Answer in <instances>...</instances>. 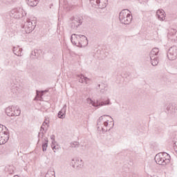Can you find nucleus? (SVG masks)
I'll list each match as a JSON object with an SVG mask.
<instances>
[{"label":"nucleus","mask_w":177,"mask_h":177,"mask_svg":"<svg viewBox=\"0 0 177 177\" xmlns=\"http://www.w3.org/2000/svg\"><path fill=\"white\" fill-rule=\"evenodd\" d=\"M156 16L158 19H159L162 21H164V20H165V12L162 10H158L156 11Z\"/></svg>","instance_id":"obj_18"},{"label":"nucleus","mask_w":177,"mask_h":177,"mask_svg":"<svg viewBox=\"0 0 177 177\" xmlns=\"http://www.w3.org/2000/svg\"><path fill=\"white\" fill-rule=\"evenodd\" d=\"M39 96H40L39 101L42 102V99H43L42 97L44 96V91H43L41 92L39 91Z\"/></svg>","instance_id":"obj_31"},{"label":"nucleus","mask_w":177,"mask_h":177,"mask_svg":"<svg viewBox=\"0 0 177 177\" xmlns=\"http://www.w3.org/2000/svg\"><path fill=\"white\" fill-rule=\"evenodd\" d=\"M171 35H172L173 37H176L177 38V31H176V30L174 29L171 32Z\"/></svg>","instance_id":"obj_30"},{"label":"nucleus","mask_w":177,"mask_h":177,"mask_svg":"<svg viewBox=\"0 0 177 177\" xmlns=\"http://www.w3.org/2000/svg\"><path fill=\"white\" fill-rule=\"evenodd\" d=\"M27 1V3L29 6H37V5H38V1L39 0H26Z\"/></svg>","instance_id":"obj_22"},{"label":"nucleus","mask_w":177,"mask_h":177,"mask_svg":"<svg viewBox=\"0 0 177 177\" xmlns=\"http://www.w3.org/2000/svg\"><path fill=\"white\" fill-rule=\"evenodd\" d=\"M45 142H43L42 145H41V149L43 150V151H46V149H48V138H44Z\"/></svg>","instance_id":"obj_23"},{"label":"nucleus","mask_w":177,"mask_h":177,"mask_svg":"<svg viewBox=\"0 0 177 177\" xmlns=\"http://www.w3.org/2000/svg\"><path fill=\"white\" fill-rule=\"evenodd\" d=\"M80 37V35L73 34L71 37V41L73 45H75L78 47V42H80V39H77Z\"/></svg>","instance_id":"obj_17"},{"label":"nucleus","mask_w":177,"mask_h":177,"mask_svg":"<svg viewBox=\"0 0 177 177\" xmlns=\"http://www.w3.org/2000/svg\"><path fill=\"white\" fill-rule=\"evenodd\" d=\"M158 132L159 133H161V132H164V129L163 128H161V127H158V129H157Z\"/></svg>","instance_id":"obj_32"},{"label":"nucleus","mask_w":177,"mask_h":177,"mask_svg":"<svg viewBox=\"0 0 177 177\" xmlns=\"http://www.w3.org/2000/svg\"><path fill=\"white\" fill-rule=\"evenodd\" d=\"M46 126H47V128H46ZM48 127H49V125L48 124V122L44 121L40 128L39 137L41 136V138H44V135H45V133H46V131H48Z\"/></svg>","instance_id":"obj_13"},{"label":"nucleus","mask_w":177,"mask_h":177,"mask_svg":"<svg viewBox=\"0 0 177 177\" xmlns=\"http://www.w3.org/2000/svg\"><path fill=\"white\" fill-rule=\"evenodd\" d=\"M92 1H93V2H96V0H90V2H92Z\"/></svg>","instance_id":"obj_40"},{"label":"nucleus","mask_w":177,"mask_h":177,"mask_svg":"<svg viewBox=\"0 0 177 177\" xmlns=\"http://www.w3.org/2000/svg\"><path fill=\"white\" fill-rule=\"evenodd\" d=\"M167 109L168 110V111H170L171 114H176L177 113V109L176 106H172L171 110V107L167 106Z\"/></svg>","instance_id":"obj_26"},{"label":"nucleus","mask_w":177,"mask_h":177,"mask_svg":"<svg viewBox=\"0 0 177 177\" xmlns=\"http://www.w3.org/2000/svg\"><path fill=\"white\" fill-rule=\"evenodd\" d=\"M95 3L99 9H104L107 6L106 0H96Z\"/></svg>","instance_id":"obj_14"},{"label":"nucleus","mask_w":177,"mask_h":177,"mask_svg":"<svg viewBox=\"0 0 177 177\" xmlns=\"http://www.w3.org/2000/svg\"><path fill=\"white\" fill-rule=\"evenodd\" d=\"M12 52L16 55V56H23V54L21 53V52H23V48L13 47Z\"/></svg>","instance_id":"obj_20"},{"label":"nucleus","mask_w":177,"mask_h":177,"mask_svg":"<svg viewBox=\"0 0 177 177\" xmlns=\"http://www.w3.org/2000/svg\"><path fill=\"white\" fill-rule=\"evenodd\" d=\"M71 147L74 148V149H78L80 147V142H71Z\"/></svg>","instance_id":"obj_27"},{"label":"nucleus","mask_w":177,"mask_h":177,"mask_svg":"<svg viewBox=\"0 0 177 177\" xmlns=\"http://www.w3.org/2000/svg\"><path fill=\"white\" fill-rule=\"evenodd\" d=\"M106 140L107 142H113L114 140V138L111 133H107L106 137Z\"/></svg>","instance_id":"obj_25"},{"label":"nucleus","mask_w":177,"mask_h":177,"mask_svg":"<svg viewBox=\"0 0 177 177\" xmlns=\"http://www.w3.org/2000/svg\"><path fill=\"white\" fill-rule=\"evenodd\" d=\"M53 173L54 174L53 175L55 176V171H53Z\"/></svg>","instance_id":"obj_41"},{"label":"nucleus","mask_w":177,"mask_h":177,"mask_svg":"<svg viewBox=\"0 0 177 177\" xmlns=\"http://www.w3.org/2000/svg\"><path fill=\"white\" fill-rule=\"evenodd\" d=\"M77 39H79L78 48H85V46H88V38H86L85 35H79Z\"/></svg>","instance_id":"obj_10"},{"label":"nucleus","mask_w":177,"mask_h":177,"mask_svg":"<svg viewBox=\"0 0 177 177\" xmlns=\"http://www.w3.org/2000/svg\"><path fill=\"white\" fill-rule=\"evenodd\" d=\"M9 139V136H8V131H3V133L0 135V145H5L6 142H8V140H6V138Z\"/></svg>","instance_id":"obj_16"},{"label":"nucleus","mask_w":177,"mask_h":177,"mask_svg":"<svg viewBox=\"0 0 177 177\" xmlns=\"http://www.w3.org/2000/svg\"><path fill=\"white\" fill-rule=\"evenodd\" d=\"M84 163L82 162V160L75 158L72 160V166L75 169H80L81 167H83Z\"/></svg>","instance_id":"obj_12"},{"label":"nucleus","mask_w":177,"mask_h":177,"mask_svg":"<svg viewBox=\"0 0 177 177\" xmlns=\"http://www.w3.org/2000/svg\"><path fill=\"white\" fill-rule=\"evenodd\" d=\"M77 78H79V82H80L81 84H88V81H89V78L85 77L84 75L81 74V75H77Z\"/></svg>","instance_id":"obj_19"},{"label":"nucleus","mask_w":177,"mask_h":177,"mask_svg":"<svg viewBox=\"0 0 177 177\" xmlns=\"http://www.w3.org/2000/svg\"><path fill=\"white\" fill-rule=\"evenodd\" d=\"M100 86H104V88H106L107 84H98V87H99V88H100Z\"/></svg>","instance_id":"obj_36"},{"label":"nucleus","mask_w":177,"mask_h":177,"mask_svg":"<svg viewBox=\"0 0 177 177\" xmlns=\"http://www.w3.org/2000/svg\"><path fill=\"white\" fill-rule=\"evenodd\" d=\"M41 99V97L39 96V91L38 90L36 91V96L34 98L35 101L39 100Z\"/></svg>","instance_id":"obj_29"},{"label":"nucleus","mask_w":177,"mask_h":177,"mask_svg":"<svg viewBox=\"0 0 177 177\" xmlns=\"http://www.w3.org/2000/svg\"><path fill=\"white\" fill-rule=\"evenodd\" d=\"M14 177H17V176H15Z\"/></svg>","instance_id":"obj_43"},{"label":"nucleus","mask_w":177,"mask_h":177,"mask_svg":"<svg viewBox=\"0 0 177 177\" xmlns=\"http://www.w3.org/2000/svg\"><path fill=\"white\" fill-rule=\"evenodd\" d=\"M3 132V125L0 124V135Z\"/></svg>","instance_id":"obj_33"},{"label":"nucleus","mask_w":177,"mask_h":177,"mask_svg":"<svg viewBox=\"0 0 177 177\" xmlns=\"http://www.w3.org/2000/svg\"><path fill=\"white\" fill-rule=\"evenodd\" d=\"M37 52H38V50L32 51L31 56H37Z\"/></svg>","instance_id":"obj_34"},{"label":"nucleus","mask_w":177,"mask_h":177,"mask_svg":"<svg viewBox=\"0 0 177 177\" xmlns=\"http://www.w3.org/2000/svg\"><path fill=\"white\" fill-rule=\"evenodd\" d=\"M48 174H46V176H48Z\"/></svg>","instance_id":"obj_42"},{"label":"nucleus","mask_w":177,"mask_h":177,"mask_svg":"<svg viewBox=\"0 0 177 177\" xmlns=\"http://www.w3.org/2000/svg\"><path fill=\"white\" fill-rule=\"evenodd\" d=\"M174 145L176 146V144H174Z\"/></svg>","instance_id":"obj_44"},{"label":"nucleus","mask_w":177,"mask_h":177,"mask_svg":"<svg viewBox=\"0 0 177 177\" xmlns=\"http://www.w3.org/2000/svg\"><path fill=\"white\" fill-rule=\"evenodd\" d=\"M86 102L88 104H92L93 107H102V106H109L111 104L110 99H107L105 101H100V100H97L96 102L92 100L91 98H87Z\"/></svg>","instance_id":"obj_4"},{"label":"nucleus","mask_w":177,"mask_h":177,"mask_svg":"<svg viewBox=\"0 0 177 177\" xmlns=\"http://www.w3.org/2000/svg\"><path fill=\"white\" fill-rule=\"evenodd\" d=\"M171 156L166 152L162 153L156 154L155 156V161L156 164L159 165H167V164H169Z\"/></svg>","instance_id":"obj_2"},{"label":"nucleus","mask_w":177,"mask_h":177,"mask_svg":"<svg viewBox=\"0 0 177 177\" xmlns=\"http://www.w3.org/2000/svg\"><path fill=\"white\" fill-rule=\"evenodd\" d=\"M7 2H16V0H6Z\"/></svg>","instance_id":"obj_37"},{"label":"nucleus","mask_w":177,"mask_h":177,"mask_svg":"<svg viewBox=\"0 0 177 177\" xmlns=\"http://www.w3.org/2000/svg\"><path fill=\"white\" fill-rule=\"evenodd\" d=\"M119 19L122 24H131L132 15L128 9L122 10L119 14Z\"/></svg>","instance_id":"obj_1"},{"label":"nucleus","mask_w":177,"mask_h":177,"mask_svg":"<svg viewBox=\"0 0 177 177\" xmlns=\"http://www.w3.org/2000/svg\"><path fill=\"white\" fill-rule=\"evenodd\" d=\"M51 147H52L54 153H56V151H58L59 149H60L59 147V145H55V143L51 144Z\"/></svg>","instance_id":"obj_28"},{"label":"nucleus","mask_w":177,"mask_h":177,"mask_svg":"<svg viewBox=\"0 0 177 177\" xmlns=\"http://www.w3.org/2000/svg\"><path fill=\"white\" fill-rule=\"evenodd\" d=\"M167 57L169 60H176V58H177L176 46H173L169 49L167 52Z\"/></svg>","instance_id":"obj_9"},{"label":"nucleus","mask_w":177,"mask_h":177,"mask_svg":"<svg viewBox=\"0 0 177 177\" xmlns=\"http://www.w3.org/2000/svg\"><path fill=\"white\" fill-rule=\"evenodd\" d=\"M110 122H112V126L110 127V125H109V122L106 121L104 122V127H109V129H104L103 127H101V129H102V132L103 133H104V132H107V131H111V129L112 128H113L114 127V120L113 121H111Z\"/></svg>","instance_id":"obj_15"},{"label":"nucleus","mask_w":177,"mask_h":177,"mask_svg":"<svg viewBox=\"0 0 177 177\" xmlns=\"http://www.w3.org/2000/svg\"><path fill=\"white\" fill-rule=\"evenodd\" d=\"M58 118H64L66 117V107H63L61 111H59L58 113Z\"/></svg>","instance_id":"obj_21"},{"label":"nucleus","mask_w":177,"mask_h":177,"mask_svg":"<svg viewBox=\"0 0 177 177\" xmlns=\"http://www.w3.org/2000/svg\"><path fill=\"white\" fill-rule=\"evenodd\" d=\"M71 20L72 22L71 23V28H73V30H77V28L82 24L84 18L81 16H75Z\"/></svg>","instance_id":"obj_6"},{"label":"nucleus","mask_w":177,"mask_h":177,"mask_svg":"<svg viewBox=\"0 0 177 177\" xmlns=\"http://www.w3.org/2000/svg\"><path fill=\"white\" fill-rule=\"evenodd\" d=\"M103 117H110V118H111V116H110L109 115H104Z\"/></svg>","instance_id":"obj_39"},{"label":"nucleus","mask_w":177,"mask_h":177,"mask_svg":"<svg viewBox=\"0 0 177 177\" xmlns=\"http://www.w3.org/2000/svg\"><path fill=\"white\" fill-rule=\"evenodd\" d=\"M102 121H103V116H100L97 121V131H100V125H102Z\"/></svg>","instance_id":"obj_24"},{"label":"nucleus","mask_w":177,"mask_h":177,"mask_svg":"<svg viewBox=\"0 0 177 177\" xmlns=\"http://www.w3.org/2000/svg\"><path fill=\"white\" fill-rule=\"evenodd\" d=\"M50 139L52 140V143H55V135H51Z\"/></svg>","instance_id":"obj_35"},{"label":"nucleus","mask_w":177,"mask_h":177,"mask_svg":"<svg viewBox=\"0 0 177 177\" xmlns=\"http://www.w3.org/2000/svg\"><path fill=\"white\" fill-rule=\"evenodd\" d=\"M35 26H37L35 21L32 23L31 20L27 19L24 24L21 25L24 34H30V32H32L34 28H35Z\"/></svg>","instance_id":"obj_3"},{"label":"nucleus","mask_w":177,"mask_h":177,"mask_svg":"<svg viewBox=\"0 0 177 177\" xmlns=\"http://www.w3.org/2000/svg\"><path fill=\"white\" fill-rule=\"evenodd\" d=\"M158 52L160 50L158 48H154L151 50V51L149 53V57L151 59V63L152 66H157L158 64V57H157V55H158Z\"/></svg>","instance_id":"obj_7"},{"label":"nucleus","mask_w":177,"mask_h":177,"mask_svg":"<svg viewBox=\"0 0 177 177\" xmlns=\"http://www.w3.org/2000/svg\"><path fill=\"white\" fill-rule=\"evenodd\" d=\"M6 113L8 117H19L21 113V111L17 106H11L6 108Z\"/></svg>","instance_id":"obj_5"},{"label":"nucleus","mask_w":177,"mask_h":177,"mask_svg":"<svg viewBox=\"0 0 177 177\" xmlns=\"http://www.w3.org/2000/svg\"><path fill=\"white\" fill-rule=\"evenodd\" d=\"M26 12L22 8H15L11 11L10 17L14 19H21L24 17Z\"/></svg>","instance_id":"obj_8"},{"label":"nucleus","mask_w":177,"mask_h":177,"mask_svg":"<svg viewBox=\"0 0 177 177\" xmlns=\"http://www.w3.org/2000/svg\"><path fill=\"white\" fill-rule=\"evenodd\" d=\"M22 90L19 86L14 85L12 86L10 90V95L12 97H16L17 95H19V93H21Z\"/></svg>","instance_id":"obj_11"},{"label":"nucleus","mask_w":177,"mask_h":177,"mask_svg":"<svg viewBox=\"0 0 177 177\" xmlns=\"http://www.w3.org/2000/svg\"><path fill=\"white\" fill-rule=\"evenodd\" d=\"M100 92H101L102 93H104V92H106V90L102 88L101 91H100Z\"/></svg>","instance_id":"obj_38"}]
</instances>
